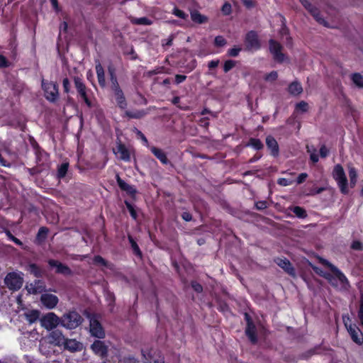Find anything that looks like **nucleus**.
Wrapping results in <instances>:
<instances>
[{
  "instance_id": "f257e3e1",
  "label": "nucleus",
  "mask_w": 363,
  "mask_h": 363,
  "mask_svg": "<svg viewBox=\"0 0 363 363\" xmlns=\"http://www.w3.org/2000/svg\"><path fill=\"white\" fill-rule=\"evenodd\" d=\"M82 320L83 318L78 312L71 311L61 317V325L67 329H74L82 323Z\"/></svg>"
},
{
  "instance_id": "f03ea898",
  "label": "nucleus",
  "mask_w": 363,
  "mask_h": 363,
  "mask_svg": "<svg viewBox=\"0 0 363 363\" xmlns=\"http://www.w3.org/2000/svg\"><path fill=\"white\" fill-rule=\"evenodd\" d=\"M4 282L11 291H18L23 284V274L21 272H11L6 274Z\"/></svg>"
},
{
  "instance_id": "7ed1b4c3",
  "label": "nucleus",
  "mask_w": 363,
  "mask_h": 363,
  "mask_svg": "<svg viewBox=\"0 0 363 363\" xmlns=\"http://www.w3.org/2000/svg\"><path fill=\"white\" fill-rule=\"evenodd\" d=\"M74 83L79 97L85 103L87 107L91 108L93 104L88 94V92L91 93V91L86 86L82 79L79 77H74Z\"/></svg>"
},
{
  "instance_id": "20e7f679",
  "label": "nucleus",
  "mask_w": 363,
  "mask_h": 363,
  "mask_svg": "<svg viewBox=\"0 0 363 363\" xmlns=\"http://www.w3.org/2000/svg\"><path fill=\"white\" fill-rule=\"evenodd\" d=\"M42 88L44 91L45 99L52 103L55 102L59 98V87L57 82L42 81Z\"/></svg>"
},
{
  "instance_id": "39448f33",
  "label": "nucleus",
  "mask_w": 363,
  "mask_h": 363,
  "mask_svg": "<svg viewBox=\"0 0 363 363\" xmlns=\"http://www.w3.org/2000/svg\"><path fill=\"white\" fill-rule=\"evenodd\" d=\"M244 43L245 50L247 52L259 50L262 47L259 35L255 30H250L245 34Z\"/></svg>"
},
{
  "instance_id": "423d86ee",
  "label": "nucleus",
  "mask_w": 363,
  "mask_h": 363,
  "mask_svg": "<svg viewBox=\"0 0 363 363\" xmlns=\"http://www.w3.org/2000/svg\"><path fill=\"white\" fill-rule=\"evenodd\" d=\"M41 325L47 330H55L57 325H61V318H60L54 313H48L40 320Z\"/></svg>"
},
{
  "instance_id": "0eeeda50",
  "label": "nucleus",
  "mask_w": 363,
  "mask_h": 363,
  "mask_svg": "<svg viewBox=\"0 0 363 363\" xmlns=\"http://www.w3.org/2000/svg\"><path fill=\"white\" fill-rule=\"evenodd\" d=\"M269 49L277 62L282 63L284 61L286 55L282 52L283 47L278 41L270 39L269 40Z\"/></svg>"
},
{
  "instance_id": "6e6552de",
  "label": "nucleus",
  "mask_w": 363,
  "mask_h": 363,
  "mask_svg": "<svg viewBox=\"0 0 363 363\" xmlns=\"http://www.w3.org/2000/svg\"><path fill=\"white\" fill-rule=\"evenodd\" d=\"M91 350L93 353L101 359H106L108 354V346L104 341L96 340L91 345Z\"/></svg>"
},
{
  "instance_id": "1a4fd4ad",
  "label": "nucleus",
  "mask_w": 363,
  "mask_h": 363,
  "mask_svg": "<svg viewBox=\"0 0 363 363\" xmlns=\"http://www.w3.org/2000/svg\"><path fill=\"white\" fill-rule=\"evenodd\" d=\"M299 1L318 23L326 26V21L321 16L320 11L316 6L311 4L308 0H299Z\"/></svg>"
},
{
  "instance_id": "9d476101",
  "label": "nucleus",
  "mask_w": 363,
  "mask_h": 363,
  "mask_svg": "<svg viewBox=\"0 0 363 363\" xmlns=\"http://www.w3.org/2000/svg\"><path fill=\"white\" fill-rule=\"evenodd\" d=\"M48 264L51 268H55V273L65 277L72 275V269L66 264L54 259H49Z\"/></svg>"
},
{
  "instance_id": "9b49d317",
  "label": "nucleus",
  "mask_w": 363,
  "mask_h": 363,
  "mask_svg": "<svg viewBox=\"0 0 363 363\" xmlns=\"http://www.w3.org/2000/svg\"><path fill=\"white\" fill-rule=\"evenodd\" d=\"M274 262L286 274L291 277L296 276V270L291 262L286 257H276Z\"/></svg>"
},
{
  "instance_id": "f8f14e48",
  "label": "nucleus",
  "mask_w": 363,
  "mask_h": 363,
  "mask_svg": "<svg viewBox=\"0 0 363 363\" xmlns=\"http://www.w3.org/2000/svg\"><path fill=\"white\" fill-rule=\"evenodd\" d=\"M90 333L91 335L99 339H103L105 337V330L101 323L96 319L90 320Z\"/></svg>"
},
{
  "instance_id": "ddd939ff",
  "label": "nucleus",
  "mask_w": 363,
  "mask_h": 363,
  "mask_svg": "<svg viewBox=\"0 0 363 363\" xmlns=\"http://www.w3.org/2000/svg\"><path fill=\"white\" fill-rule=\"evenodd\" d=\"M40 302L45 308L52 309L57 305L59 298L56 295L45 293L41 294Z\"/></svg>"
},
{
  "instance_id": "4468645a",
  "label": "nucleus",
  "mask_w": 363,
  "mask_h": 363,
  "mask_svg": "<svg viewBox=\"0 0 363 363\" xmlns=\"http://www.w3.org/2000/svg\"><path fill=\"white\" fill-rule=\"evenodd\" d=\"M347 331L354 342L358 345L363 344V333L356 325H350Z\"/></svg>"
},
{
  "instance_id": "2eb2a0df",
  "label": "nucleus",
  "mask_w": 363,
  "mask_h": 363,
  "mask_svg": "<svg viewBox=\"0 0 363 363\" xmlns=\"http://www.w3.org/2000/svg\"><path fill=\"white\" fill-rule=\"evenodd\" d=\"M323 262L329 267L330 270L333 273L335 277L340 281L343 285H349V281L346 276L335 265L329 262L328 261L323 259Z\"/></svg>"
},
{
  "instance_id": "dca6fc26",
  "label": "nucleus",
  "mask_w": 363,
  "mask_h": 363,
  "mask_svg": "<svg viewBox=\"0 0 363 363\" xmlns=\"http://www.w3.org/2000/svg\"><path fill=\"white\" fill-rule=\"evenodd\" d=\"M49 339L50 342L55 344V345L62 346L64 345V343L66 342L67 338L63 335L62 330L60 329H55L50 333Z\"/></svg>"
},
{
  "instance_id": "f3484780",
  "label": "nucleus",
  "mask_w": 363,
  "mask_h": 363,
  "mask_svg": "<svg viewBox=\"0 0 363 363\" xmlns=\"http://www.w3.org/2000/svg\"><path fill=\"white\" fill-rule=\"evenodd\" d=\"M116 179L119 188L122 191H125L129 196H130L133 198L137 194V190L134 186L127 184L120 177L119 174H116Z\"/></svg>"
},
{
  "instance_id": "a211bd4d",
  "label": "nucleus",
  "mask_w": 363,
  "mask_h": 363,
  "mask_svg": "<svg viewBox=\"0 0 363 363\" xmlns=\"http://www.w3.org/2000/svg\"><path fill=\"white\" fill-rule=\"evenodd\" d=\"M266 145L270 150L272 156L277 157L279 154V147L277 141L272 135H267L266 138Z\"/></svg>"
},
{
  "instance_id": "6ab92c4d",
  "label": "nucleus",
  "mask_w": 363,
  "mask_h": 363,
  "mask_svg": "<svg viewBox=\"0 0 363 363\" xmlns=\"http://www.w3.org/2000/svg\"><path fill=\"white\" fill-rule=\"evenodd\" d=\"M107 69H108V73L109 79H110V82H111V90L113 91L114 89L121 88L118 81V78H117V75H116V69L115 66L111 63L108 65Z\"/></svg>"
},
{
  "instance_id": "aec40b11",
  "label": "nucleus",
  "mask_w": 363,
  "mask_h": 363,
  "mask_svg": "<svg viewBox=\"0 0 363 363\" xmlns=\"http://www.w3.org/2000/svg\"><path fill=\"white\" fill-rule=\"evenodd\" d=\"M29 294H38L45 291V285L41 279H35L33 283H31L29 286H27Z\"/></svg>"
},
{
  "instance_id": "412c9836",
  "label": "nucleus",
  "mask_w": 363,
  "mask_h": 363,
  "mask_svg": "<svg viewBox=\"0 0 363 363\" xmlns=\"http://www.w3.org/2000/svg\"><path fill=\"white\" fill-rule=\"evenodd\" d=\"M95 69L97 76L99 84L101 88L104 89L106 86V82L105 78V72L99 60L95 61Z\"/></svg>"
},
{
  "instance_id": "4be33fe9",
  "label": "nucleus",
  "mask_w": 363,
  "mask_h": 363,
  "mask_svg": "<svg viewBox=\"0 0 363 363\" xmlns=\"http://www.w3.org/2000/svg\"><path fill=\"white\" fill-rule=\"evenodd\" d=\"M245 335L252 345H256L258 342L257 335V329L254 323H250L245 328Z\"/></svg>"
},
{
  "instance_id": "5701e85b",
  "label": "nucleus",
  "mask_w": 363,
  "mask_h": 363,
  "mask_svg": "<svg viewBox=\"0 0 363 363\" xmlns=\"http://www.w3.org/2000/svg\"><path fill=\"white\" fill-rule=\"evenodd\" d=\"M114 94L115 99L118 106L121 109H125L127 108L128 104L121 88H118L112 91Z\"/></svg>"
},
{
  "instance_id": "b1692460",
  "label": "nucleus",
  "mask_w": 363,
  "mask_h": 363,
  "mask_svg": "<svg viewBox=\"0 0 363 363\" xmlns=\"http://www.w3.org/2000/svg\"><path fill=\"white\" fill-rule=\"evenodd\" d=\"M151 152L158 159L162 164H171L167 157V154L160 148L155 146L150 147Z\"/></svg>"
},
{
  "instance_id": "393cba45",
  "label": "nucleus",
  "mask_w": 363,
  "mask_h": 363,
  "mask_svg": "<svg viewBox=\"0 0 363 363\" xmlns=\"http://www.w3.org/2000/svg\"><path fill=\"white\" fill-rule=\"evenodd\" d=\"M191 21L197 24L206 23L208 21V18L201 14L198 10H193L190 13Z\"/></svg>"
},
{
  "instance_id": "a878e982",
  "label": "nucleus",
  "mask_w": 363,
  "mask_h": 363,
  "mask_svg": "<svg viewBox=\"0 0 363 363\" xmlns=\"http://www.w3.org/2000/svg\"><path fill=\"white\" fill-rule=\"evenodd\" d=\"M26 270L38 279L43 277V270L35 263H29L26 267Z\"/></svg>"
},
{
  "instance_id": "bb28decb",
  "label": "nucleus",
  "mask_w": 363,
  "mask_h": 363,
  "mask_svg": "<svg viewBox=\"0 0 363 363\" xmlns=\"http://www.w3.org/2000/svg\"><path fill=\"white\" fill-rule=\"evenodd\" d=\"M49 230L47 227H40L35 238V244L41 245L43 244L48 237Z\"/></svg>"
},
{
  "instance_id": "cd10ccee",
  "label": "nucleus",
  "mask_w": 363,
  "mask_h": 363,
  "mask_svg": "<svg viewBox=\"0 0 363 363\" xmlns=\"http://www.w3.org/2000/svg\"><path fill=\"white\" fill-rule=\"evenodd\" d=\"M288 91L291 95L298 96L303 92V87L298 81L292 82L288 86Z\"/></svg>"
},
{
  "instance_id": "c85d7f7f",
  "label": "nucleus",
  "mask_w": 363,
  "mask_h": 363,
  "mask_svg": "<svg viewBox=\"0 0 363 363\" xmlns=\"http://www.w3.org/2000/svg\"><path fill=\"white\" fill-rule=\"evenodd\" d=\"M117 150L118 152L120 154L121 160L125 162H129L130 160V152L124 144H118L117 146Z\"/></svg>"
},
{
  "instance_id": "c756f323",
  "label": "nucleus",
  "mask_w": 363,
  "mask_h": 363,
  "mask_svg": "<svg viewBox=\"0 0 363 363\" xmlns=\"http://www.w3.org/2000/svg\"><path fill=\"white\" fill-rule=\"evenodd\" d=\"M128 240L130 244V247L132 248L133 254L137 257L141 258L143 256L142 251L140 250L138 243L133 239V236L130 234L128 235Z\"/></svg>"
},
{
  "instance_id": "7c9ffc66",
  "label": "nucleus",
  "mask_w": 363,
  "mask_h": 363,
  "mask_svg": "<svg viewBox=\"0 0 363 363\" xmlns=\"http://www.w3.org/2000/svg\"><path fill=\"white\" fill-rule=\"evenodd\" d=\"M333 177L335 181L346 177L344 169L341 164H337L334 167Z\"/></svg>"
},
{
  "instance_id": "2f4dec72",
  "label": "nucleus",
  "mask_w": 363,
  "mask_h": 363,
  "mask_svg": "<svg viewBox=\"0 0 363 363\" xmlns=\"http://www.w3.org/2000/svg\"><path fill=\"white\" fill-rule=\"evenodd\" d=\"M247 145L253 147L256 150H260L264 148L262 142L259 139L255 138H250Z\"/></svg>"
},
{
  "instance_id": "473e14b6",
  "label": "nucleus",
  "mask_w": 363,
  "mask_h": 363,
  "mask_svg": "<svg viewBox=\"0 0 363 363\" xmlns=\"http://www.w3.org/2000/svg\"><path fill=\"white\" fill-rule=\"evenodd\" d=\"M146 112L144 110H139L135 111H125V115L129 118L140 119L145 116Z\"/></svg>"
},
{
  "instance_id": "72a5a7b5",
  "label": "nucleus",
  "mask_w": 363,
  "mask_h": 363,
  "mask_svg": "<svg viewBox=\"0 0 363 363\" xmlns=\"http://www.w3.org/2000/svg\"><path fill=\"white\" fill-rule=\"evenodd\" d=\"M79 345V342L77 340L67 338L66 342L64 343L63 346L65 349L73 352L77 350Z\"/></svg>"
},
{
  "instance_id": "f704fd0d",
  "label": "nucleus",
  "mask_w": 363,
  "mask_h": 363,
  "mask_svg": "<svg viewBox=\"0 0 363 363\" xmlns=\"http://www.w3.org/2000/svg\"><path fill=\"white\" fill-rule=\"evenodd\" d=\"M69 168V163L68 162H63L57 168V176L58 179H63L68 171Z\"/></svg>"
},
{
  "instance_id": "c9c22d12",
  "label": "nucleus",
  "mask_w": 363,
  "mask_h": 363,
  "mask_svg": "<svg viewBox=\"0 0 363 363\" xmlns=\"http://www.w3.org/2000/svg\"><path fill=\"white\" fill-rule=\"evenodd\" d=\"M337 185L340 188V192L343 194H347L349 192L347 185V177L342 178L340 179L336 180Z\"/></svg>"
},
{
  "instance_id": "e433bc0d",
  "label": "nucleus",
  "mask_w": 363,
  "mask_h": 363,
  "mask_svg": "<svg viewBox=\"0 0 363 363\" xmlns=\"http://www.w3.org/2000/svg\"><path fill=\"white\" fill-rule=\"evenodd\" d=\"M352 82L359 88H363V76L359 73H354L351 76Z\"/></svg>"
},
{
  "instance_id": "4c0bfd02",
  "label": "nucleus",
  "mask_w": 363,
  "mask_h": 363,
  "mask_svg": "<svg viewBox=\"0 0 363 363\" xmlns=\"http://www.w3.org/2000/svg\"><path fill=\"white\" fill-rule=\"evenodd\" d=\"M293 213L298 218L304 219L307 217L306 211L301 206H296L292 208Z\"/></svg>"
},
{
  "instance_id": "58836bf2",
  "label": "nucleus",
  "mask_w": 363,
  "mask_h": 363,
  "mask_svg": "<svg viewBox=\"0 0 363 363\" xmlns=\"http://www.w3.org/2000/svg\"><path fill=\"white\" fill-rule=\"evenodd\" d=\"M40 316V312L38 310H32L26 314V320L29 323H35Z\"/></svg>"
},
{
  "instance_id": "ea45409f",
  "label": "nucleus",
  "mask_w": 363,
  "mask_h": 363,
  "mask_svg": "<svg viewBox=\"0 0 363 363\" xmlns=\"http://www.w3.org/2000/svg\"><path fill=\"white\" fill-rule=\"evenodd\" d=\"M242 50L240 45H234L233 48L228 50L226 55L230 57H236L239 55Z\"/></svg>"
},
{
  "instance_id": "a19ab883",
  "label": "nucleus",
  "mask_w": 363,
  "mask_h": 363,
  "mask_svg": "<svg viewBox=\"0 0 363 363\" xmlns=\"http://www.w3.org/2000/svg\"><path fill=\"white\" fill-rule=\"evenodd\" d=\"M237 62L233 60H227L223 65V69L225 73H228L236 66Z\"/></svg>"
},
{
  "instance_id": "79ce46f5",
  "label": "nucleus",
  "mask_w": 363,
  "mask_h": 363,
  "mask_svg": "<svg viewBox=\"0 0 363 363\" xmlns=\"http://www.w3.org/2000/svg\"><path fill=\"white\" fill-rule=\"evenodd\" d=\"M124 203H125L127 209L128 210V211H129L132 218L133 220H137V218H138V213H137V211L135 209V207L133 206V205L132 203H130L127 200H125Z\"/></svg>"
},
{
  "instance_id": "37998d69",
  "label": "nucleus",
  "mask_w": 363,
  "mask_h": 363,
  "mask_svg": "<svg viewBox=\"0 0 363 363\" xmlns=\"http://www.w3.org/2000/svg\"><path fill=\"white\" fill-rule=\"evenodd\" d=\"M325 189H326L325 187H315V186H313V187L308 189L307 190L308 191L305 192V194L306 196H315V195L321 194Z\"/></svg>"
},
{
  "instance_id": "c03bdc74",
  "label": "nucleus",
  "mask_w": 363,
  "mask_h": 363,
  "mask_svg": "<svg viewBox=\"0 0 363 363\" xmlns=\"http://www.w3.org/2000/svg\"><path fill=\"white\" fill-rule=\"evenodd\" d=\"M172 13L173 15H174L175 16H177L179 18H182L183 20H186L189 17V15L186 13H185L184 11L181 10V9H179L177 6H175L173 9Z\"/></svg>"
},
{
  "instance_id": "a18cd8bd",
  "label": "nucleus",
  "mask_w": 363,
  "mask_h": 363,
  "mask_svg": "<svg viewBox=\"0 0 363 363\" xmlns=\"http://www.w3.org/2000/svg\"><path fill=\"white\" fill-rule=\"evenodd\" d=\"M213 44L215 47L221 48L227 44V40L223 35H218L214 38Z\"/></svg>"
},
{
  "instance_id": "49530a36",
  "label": "nucleus",
  "mask_w": 363,
  "mask_h": 363,
  "mask_svg": "<svg viewBox=\"0 0 363 363\" xmlns=\"http://www.w3.org/2000/svg\"><path fill=\"white\" fill-rule=\"evenodd\" d=\"M93 262L96 264H99L103 267H108V262L106 261L104 257H102L101 255H95L93 258Z\"/></svg>"
},
{
  "instance_id": "de8ad7c7",
  "label": "nucleus",
  "mask_w": 363,
  "mask_h": 363,
  "mask_svg": "<svg viewBox=\"0 0 363 363\" xmlns=\"http://www.w3.org/2000/svg\"><path fill=\"white\" fill-rule=\"evenodd\" d=\"M357 316L360 321L361 325L363 327V292L360 295L359 308L357 312Z\"/></svg>"
},
{
  "instance_id": "09e8293b",
  "label": "nucleus",
  "mask_w": 363,
  "mask_h": 363,
  "mask_svg": "<svg viewBox=\"0 0 363 363\" xmlns=\"http://www.w3.org/2000/svg\"><path fill=\"white\" fill-rule=\"evenodd\" d=\"M133 23L137 25L150 26L152 23V21L147 17H141L135 18Z\"/></svg>"
},
{
  "instance_id": "8fccbe9b",
  "label": "nucleus",
  "mask_w": 363,
  "mask_h": 363,
  "mask_svg": "<svg viewBox=\"0 0 363 363\" xmlns=\"http://www.w3.org/2000/svg\"><path fill=\"white\" fill-rule=\"evenodd\" d=\"M280 16L281 18V28L279 30V33L282 36L286 35L289 33V30L286 25V18L284 16H283L281 15H280Z\"/></svg>"
},
{
  "instance_id": "3c124183",
  "label": "nucleus",
  "mask_w": 363,
  "mask_h": 363,
  "mask_svg": "<svg viewBox=\"0 0 363 363\" xmlns=\"http://www.w3.org/2000/svg\"><path fill=\"white\" fill-rule=\"evenodd\" d=\"M296 110L303 113L307 112L308 110V104L304 101H301L296 104Z\"/></svg>"
},
{
  "instance_id": "603ef678",
  "label": "nucleus",
  "mask_w": 363,
  "mask_h": 363,
  "mask_svg": "<svg viewBox=\"0 0 363 363\" xmlns=\"http://www.w3.org/2000/svg\"><path fill=\"white\" fill-rule=\"evenodd\" d=\"M221 11L223 15L228 16L232 13V6L231 4L226 1L223 4L221 7Z\"/></svg>"
},
{
  "instance_id": "864d4df0",
  "label": "nucleus",
  "mask_w": 363,
  "mask_h": 363,
  "mask_svg": "<svg viewBox=\"0 0 363 363\" xmlns=\"http://www.w3.org/2000/svg\"><path fill=\"white\" fill-rule=\"evenodd\" d=\"M349 177L350 179V184L354 185L357 182V174L356 169L352 167L349 169Z\"/></svg>"
},
{
  "instance_id": "5fc2aeb1",
  "label": "nucleus",
  "mask_w": 363,
  "mask_h": 363,
  "mask_svg": "<svg viewBox=\"0 0 363 363\" xmlns=\"http://www.w3.org/2000/svg\"><path fill=\"white\" fill-rule=\"evenodd\" d=\"M191 286L194 289V291L198 294L203 292V286L201 284H199V282H197L196 281H191Z\"/></svg>"
},
{
  "instance_id": "6e6d98bb",
  "label": "nucleus",
  "mask_w": 363,
  "mask_h": 363,
  "mask_svg": "<svg viewBox=\"0 0 363 363\" xmlns=\"http://www.w3.org/2000/svg\"><path fill=\"white\" fill-rule=\"evenodd\" d=\"M278 78V73L277 71H272L269 74H266L264 79L267 82L276 81Z\"/></svg>"
},
{
  "instance_id": "4d7b16f0",
  "label": "nucleus",
  "mask_w": 363,
  "mask_h": 363,
  "mask_svg": "<svg viewBox=\"0 0 363 363\" xmlns=\"http://www.w3.org/2000/svg\"><path fill=\"white\" fill-rule=\"evenodd\" d=\"M294 181L286 178H279L277 179V184L281 186H287L291 185Z\"/></svg>"
},
{
  "instance_id": "13d9d810",
  "label": "nucleus",
  "mask_w": 363,
  "mask_h": 363,
  "mask_svg": "<svg viewBox=\"0 0 363 363\" xmlns=\"http://www.w3.org/2000/svg\"><path fill=\"white\" fill-rule=\"evenodd\" d=\"M318 350L317 347L315 348H313V349H311L306 352H305L304 353H303L301 354V358L302 359H309L310 357H311L313 355L317 354V352L316 350Z\"/></svg>"
},
{
  "instance_id": "bf43d9fd",
  "label": "nucleus",
  "mask_w": 363,
  "mask_h": 363,
  "mask_svg": "<svg viewBox=\"0 0 363 363\" xmlns=\"http://www.w3.org/2000/svg\"><path fill=\"white\" fill-rule=\"evenodd\" d=\"M351 249L354 250H359L362 251L363 250V243L359 240H354L350 246Z\"/></svg>"
},
{
  "instance_id": "052dcab7",
  "label": "nucleus",
  "mask_w": 363,
  "mask_h": 363,
  "mask_svg": "<svg viewBox=\"0 0 363 363\" xmlns=\"http://www.w3.org/2000/svg\"><path fill=\"white\" fill-rule=\"evenodd\" d=\"M255 206L257 210L262 211L268 207V203L266 201H258L255 202Z\"/></svg>"
},
{
  "instance_id": "680f3d73",
  "label": "nucleus",
  "mask_w": 363,
  "mask_h": 363,
  "mask_svg": "<svg viewBox=\"0 0 363 363\" xmlns=\"http://www.w3.org/2000/svg\"><path fill=\"white\" fill-rule=\"evenodd\" d=\"M62 86L64 92L68 94L70 91L71 84L69 79L65 77L62 80Z\"/></svg>"
},
{
  "instance_id": "e2e57ef3",
  "label": "nucleus",
  "mask_w": 363,
  "mask_h": 363,
  "mask_svg": "<svg viewBox=\"0 0 363 363\" xmlns=\"http://www.w3.org/2000/svg\"><path fill=\"white\" fill-rule=\"evenodd\" d=\"M31 145H32L33 149L35 150V153L36 155V158H38L39 157V154L40 152H44V150L40 147L38 143L35 140H33V142L31 143Z\"/></svg>"
},
{
  "instance_id": "0e129e2a",
  "label": "nucleus",
  "mask_w": 363,
  "mask_h": 363,
  "mask_svg": "<svg viewBox=\"0 0 363 363\" xmlns=\"http://www.w3.org/2000/svg\"><path fill=\"white\" fill-rule=\"evenodd\" d=\"M199 125L200 126L206 128V130H208V127H209V118H208V117L201 118L199 121Z\"/></svg>"
},
{
  "instance_id": "69168bd1",
  "label": "nucleus",
  "mask_w": 363,
  "mask_h": 363,
  "mask_svg": "<svg viewBox=\"0 0 363 363\" xmlns=\"http://www.w3.org/2000/svg\"><path fill=\"white\" fill-rule=\"evenodd\" d=\"M243 5L248 9H252L256 6V3L253 0H240Z\"/></svg>"
},
{
  "instance_id": "338daca9",
  "label": "nucleus",
  "mask_w": 363,
  "mask_h": 363,
  "mask_svg": "<svg viewBox=\"0 0 363 363\" xmlns=\"http://www.w3.org/2000/svg\"><path fill=\"white\" fill-rule=\"evenodd\" d=\"M320 156L322 158L326 157L329 154V150L327 148V147L325 145H321L319 150Z\"/></svg>"
},
{
  "instance_id": "774afa93",
  "label": "nucleus",
  "mask_w": 363,
  "mask_h": 363,
  "mask_svg": "<svg viewBox=\"0 0 363 363\" xmlns=\"http://www.w3.org/2000/svg\"><path fill=\"white\" fill-rule=\"evenodd\" d=\"M186 76L183 74H176L174 78V83L176 84H179L184 82L186 79Z\"/></svg>"
}]
</instances>
